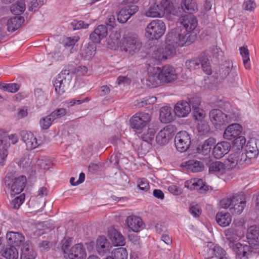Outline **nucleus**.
Wrapping results in <instances>:
<instances>
[{"label":"nucleus","instance_id":"nucleus-23","mask_svg":"<svg viewBox=\"0 0 259 259\" xmlns=\"http://www.w3.org/2000/svg\"><path fill=\"white\" fill-rule=\"evenodd\" d=\"M232 249L241 259L248 258L251 254L252 250L250 245H243L240 243H237L232 246Z\"/></svg>","mask_w":259,"mask_h":259},{"label":"nucleus","instance_id":"nucleus-19","mask_svg":"<svg viewBox=\"0 0 259 259\" xmlns=\"http://www.w3.org/2000/svg\"><path fill=\"white\" fill-rule=\"evenodd\" d=\"M20 136L22 140L26 144L28 150L34 149L41 144L30 132L23 131L20 133Z\"/></svg>","mask_w":259,"mask_h":259},{"label":"nucleus","instance_id":"nucleus-2","mask_svg":"<svg viewBox=\"0 0 259 259\" xmlns=\"http://www.w3.org/2000/svg\"><path fill=\"white\" fill-rule=\"evenodd\" d=\"M142 44L136 34L128 33L123 36L119 44L122 51L133 55L142 48Z\"/></svg>","mask_w":259,"mask_h":259},{"label":"nucleus","instance_id":"nucleus-12","mask_svg":"<svg viewBox=\"0 0 259 259\" xmlns=\"http://www.w3.org/2000/svg\"><path fill=\"white\" fill-rule=\"evenodd\" d=\"M176 130L175 126L169 124L160 131L156 137V142L159 145H165L173 137Z\"/></svg>","mask_w":259,"mask_h":259},{"label":"nucleus","instance_id":"nucleus-5","mask_svg":"<svg viewBox=\"0 0 259 259\" xmlns=\"http://www.w3.org/2000/svg\"><path fill=\"white\" fill-rule=\"evenodd\" d=\"M73 73L69 70L62 71L54 81V86L56 92L59 95L63 94L68 88L72 79Z\"/></svg>","mask_w":259,"mask_h":259},{"label":"nucleus","instance_id":"nucleus-1","mask_svg":"<svg viewBox=\"0 0 259 259\" xmlns=\"http://www.w3.org/2000/svg\"><path fill=\"white\" fill-rule=\"evenodd\" d=\"M220 205L223 208H229L232 214L239 215L242 213L246 205L245 198L243 194L237 193L222 199Z\"/></svg>","mask_w":259,"mask_h":259},{"label":"nucleus","instance_id":"nucleus-3","mask_svg":"<svg viewBox=\"0 0 259 259\" xmlns=\"http://www.w3.org/2000/svg\"><path fill=\"white\" fill-rule=\"evenodd\" d=\"M26 179L25 176H21L18 178L13 174H9L5 178V185L11 190L12 195L20 193L25 187Z\"/></svg>","mask_w":259,"mask_h":259},{"label":"nucleus","instance_id":"nucleus-21","mask_svg":"<svg viewBox=\"0 0 259 259\" xmlns=\"http://www.w3.org/2000/svg\"><path fill=\"white\" fill-rule=\"evenodd\" d=\"M210 244V247L206 249L207 254L204 255L206 259H228L225 251L222 248Z\"/></svg>","mask_w":259,"mask_h":259},{"label":"nucleus","instance_id":"nucleus-50","mask_svg":"<svg viewBox=\"0 0 259 259\" xmlns=\"http://www.w3.org/2000/svg\"><path fill=\"white\" fill-rule=\"evenodd\" d=\"M95 49L92 45L85 46L81 50V55L85 59L90 60L95 54Z\"/></svg>","mask_w":259,"mask_h":259},{"label":"nucleus","instance_id":"nucleus-34","mask_svg":"<svg viewBox=\"0 0 259 259\" xmlns=\"http://www.w3.org/2000/svg\"><path fill=\"white\" fill-rule=\"evenodd\" d=\"M36 255V253L29 242H26L23 244L21 249V259H35Z\"/></svg>","mask_w":259,"mask_h":259},{"label":"nucleus","instance_id":"nucleus-55","mask_svg":"<svg viewBox=\"0 0 259 259\" xmlns=\"http://www.w3.org/2000/svg\"><path fill=\"white\" fill-rule=\"evenodd\" d=\"M34 95L37 103L39 104H44L47 100V97L44 91L40 89H36L34 91Z\"/></svg>","mask_w":259,"mask_h":259},{"label":"nucleus","instance_id":"nucleus-61","mask_svg":"<svg viewBox=\"0 0 259 259\" xmlns=\"http://www.w3.org/2000/svg\"><path fill=\"white\" fill-rule=\"evenodd\" d=\"M209 57H212L213 58L218 59L220 56H222V52L220 50V49L218 48L217 46H213L209 50Z\"/></svg>","mask_w":259,"mask_h":259},{"label":"nucleus","instance_id":"nucleus-22","mask_svg":"<svg viewBox=\"0 0 259 259\" xmlns=\"http://www.w3.org/2000/svg\"><path fill=\"white\" fill-rule=\"evenodd\" d=\"M125 224L129 229L136 232L140 231L144 227L142 220L135 215L128 216L125 220Z\"/></svg>","mask_w":259,"mask_h":259},{"label":"nucleus","instance_id":"nucleus-51","mask_svg":"<svg viewBox=\"0 0 259 259\" xmlns=\"http://www.w3.org/2000/svg\"><path fill=\"white\" fill-rule=\"evenodd\" d=\"M20 88V85L16 83H5L0 82V89L4 91L14 93L17 92Z\"/></svg>","mask_w":259,"mask_h":259},{"label":"nucleus","instance_id":"nucleus-13","mask_svg":"<svg viewBox=\"0 0 259 259\" xmlns=\"http://www.w3.org/2000/svg\"><path fill=\"white\" fill-rule=\"evenodd\" d=\"M162 83L159 67H150L148 69V75L146 79V85L149 88H155Z\"/></svg>","mask_w":259,"mask_h":259},{"label":"nucleus","instance_id":"nucleus-48","mask_svg":"<svg viewBox=\"0 0 259 259\" xmlns=\"http://www.w3.org/2000/svg\"><path fill=\"white\" fill-rule=\"evenodd\" d=\"M156 130L154 127H149L147 130L141 136L142 139L148 143H151L154 140Z\"/></svg>","mask_w":259,"mask_h":259},{"label":"nucleus","instance_id":"nucleus-43","mask_svg":"<svg viewBox=\"0 0 259 259\" xmlns=\"http://www.w3.org/2000/svg\"><path fill=\"white\" fill-rule=\"evenodd\" d=\"M145 16L148 17H161L163 14L158 5L154 4L150 7L145 12Z\"/></svg>","mask_w":259,"mask_h":259},{"label":"nucleus","instance_id":"nucleus-44","mask_svg":"<svg viewBox=\"0 0 259 259\" xmlns=\"http://www.w3.org/2000/svg\"><path fill=\"white\" fill-rule=\"evenodd\" d=\"M26 9V5L24 1H19L11 7V11L14 15H20L23 13Z\"/></svg>","mask_w":259,"mask_h":259},{"label":"nucleus","instance_id":"nucleus-40","mask_svg":"<svg viewBox=\"0 0 259 259\" xmlns=\"http://www.w3.org/2000/svg\"><path fill=\"white\" fill-rule=\"evenodd\" d=\"M216 221L221 227H225L230 225L232 217L229 212H219L215 217Z\"/></svg>","mask_w":259,"mask_h":259},{"label":"nucleus","instance_id":"nucleus-41","mask_svg":"<svg viewBox=\"0 0 259 259\" xmlns=\"http://www.w3.org/2000/svg\"><path fill=\"white\" fill-rule=\"evenodd\" d=\"M227 168L226 164L221 161H215L210 164L209 171L211 173L223 174L225 172L226 168Z\"/></svg>","mask_w":259,"mask_h":259},{"label":"nucleus","instance_id":"nucleus-56","mask_svg":"<svg viewBox=\"0 0 259 259\" xmlns=\"http://www.w3.org/2000/svg\"><path fill=\"white\" fill-rule=\"evenodd\" d=\"M244 221L242 219H236L234 220L233 223L231 227L232 228H234L235 230L239 233L243 234V230L244 229Z\"/></svg>","mask_w":259,"mask_h":259},{"label":"nucleus","instance_id":"nucleus-59","mask_svg":"<svg viewBox=\"0 0 259 259\" xmlns=\"http://www.w3.org/2000/svg\"><path fill=\"white\" fill-rule=\"evenodd\" d=\"M25 199V197L23 194L13 199L11 202V206L14 209H18L21 204L23 203Z\"/></svg>","mask_w":259,"mask_h":259},{"label":"nucleus","instance_id":"nucleus-45","mask_svg":"<svg viewBox=\"0 0 259 259\" xmlns=\"http://www.w3.org/2000/svg\"><path fill=\"white\" fill-rule=\"evenodd\" d=\"M191 189L199 190L200 193L205 192L208 190V186L206 185L202 179H195L192 182Z\"/></svg>","mask_w":259,"mask_h":259},{"label":"nucleus","instance_id":"nucleus-31","mask_svg":"<svg viewBox=\"0 0 259 259\" xmlns=\"http://www.w3.org/2000/svg\"><path fill=\"white\" fill-rule=\"evenodd\" d=\"M198 10L197 4L194 0H182L181 7L179 8V14L182 15V12L192 14Z\"/></svg>","mask_w":259,"mask_h":259},{"label":"nucleus","instance_id":"nucleus-10","mask_svg":"<svg viewBox=\"0 0 259 259\" xmlns=\"http://www.w3.org/2000/svg\"><path fill=\"white\" fill-rule=\"evenodd\" d=\"M245 157L242 155V150L238 149L236 151H232L225 159L224 162L228 169L233 168L238 165L246 164V159H244Z\"/></svg>","mask_w":259,"mask_h":259},{"label":"nucleus","instance_id":"nucleus-38","mask_svg":"<svg viewBox=\"0 0 259 259\" xmlns=\"http://www.w3.org/2000/svg\"><path fill=\"white\" fill-rule=\"evenodd\" d=\"M215 142V139L212 138H210L205 140L202 144L199 145L197 147L198 153L204 155H207L209 154L212 146L214 145Z\"/></svg>","mask_w":259,"mask_h":259},{"label":"nucleus","instance_id":"nucleus-4","mask_svg":"<svg viewBox=\"0 0 259 259\" xmlns=\"http://www.w3.org/2000/svg\"><path fill=\"white\" fill-rule=\"evenodd\" d=\"M172 33H168L166 36V45L164 50L160 49L154 52L153 56L156 59L161 61L166 60L168 56H169L176 53V49L179 46L175 43L173 38L175 36H172Z\"/></svg>","mask_w":259,"mask_h":259},{"label":"nucleus","instance_id":"nucleus-53","mask_svg":"<svg viewBox=\"0 0 259 259\" xmlns=\"http://www.w3.org/2000/svg\"><path fill=\"white\" fill-rule=\"evenodd\" d=\"M200 61L201 67L206 74L208 75L211 74L212 70L207 57L204 55H201L200 57Z\"/></svg>","mask_w":259,"mask_h":259},{"label":"nucleus","instance_id":"nucleus-39","mask_svg":"<svg viewBox=\"0 0 259 259\" xmlns=\"http://www.w3.org/2000/svg\"><path fill=\"white\" fill-rule=\"evenodd\" d=\"M163 14H172L178 16H180L178 12H175L173 3L170 0H162L159 5Z\"/></svg>","mask_w":259,"mask_h":259},{"label":"nucleus","instance_id":"nucleus-27","mask_svg":"<svg viewBox=\"0 0 259 259\" xmlns=\"http://www.w3.org/2000/svg\"><path fill=\"white\" fill-rule=\"evenodd\" d=\"M174 111L176 116L179 117H185L191 112V106L186 101H180L178 102L174 108Z\"/></svg>","mask_w":259,"mask_h":259},{"label":"nucleus","instance_id":"nucleus-26","mask_svg":"<svg viewBox=\"0 0 259 259\" xmlns=\"http://www.w3.org/2000/svg\"><path fill=\"white\" fill-rule=\"evenodd\" d=\"M231 145L229 142L223 141L218 143L213 148L212 153L217 159H220L227 154L230 150Z\"/></svg>","mask_w":259,"mask_h":259},{"label":"nucleus","instance_id":"nucleus-54","mask_svg":"<svg viewBox=\"0 0 259 259\" xmlns=\"http://www.w3.org/2000/svg\"><path fill=\"white\" fill-rule=\"evenodd\" d=\"M54 118L51 116V114L41 118L39 120V125L42 129L47 130L52 125Z\"/></svg>","mask_w":259,"mask_h":259},{"label":"nucleus","instance_id":"nucleus-46","mask_svg":"<svg viewBox=\"0 0 259 259\" xmlns=\"http://www.w3.org/2000/svg\"><path fill=\"white\" fill-rule=\"evenodd\" d=\"M240 53L243 58V61L244 67L247 69L250 68L249 52L246 47H242L240 48Z\"/></svg>","mask_w":259,"mask_h":259},{"label":"nucleus","instance_id":"nucleus-15","mask_svg":"<svg viewBox=\"0 0 259 259\" xmlns=\"http://www.w3.org/2000/svg\"><path fill=\"white\" fill-rule=\"evenodd\" d=\"M151 120V116L148 113L138 112L131 119V126L139 130L144 127Z\"/></svg>","mask_w":259,"mask_h":259},{"label":"nucleus","instance_id":"nucleus-11","mask_svg":"<svg viewBox=\"0 0 259 259\" xmlns=\"http://www.w3.org/2000/svg\"><path fill=\"white\" fill-rule=\"evenodd\" d=\"M176 148L181 152L186 151L190 147L191 138L189 134L186 131L179 132L175 138Z\"/></svg>","mask_w":259,"mask_h":259},{"label":"nucleus","instance_id":"nucleus-17","mask_svg":"<svg viewBox=\"0 0 259 259\" xmlns=\"http://www.w3.org/2000/svg\"><path fill=\"white\" fill-rule=\"evenodd\" d=\"M0 21L2 25L7 26V29L9 32H13L21 26L24 22V19L21 16L14 17L9 19L3 18Z\"/></svg>","mask_w":259,"mask_h":259},{"label":"nucleus","instance_id":"nucleus-47","mask_svg":"<svg viewBox=\"0 0 259 259\" xmlns=\"http://www.w3.org/2000/svg\"><path fill=\"white\" fill-rule=\"evenodd\" d=\"M51 163L50 160L47 158L35 159V166L36 170L38 169H48Z\"/></svg>","mask_w":259,"mask_h":259},{"label":"nucleus","instance_id":"nucleus-35","mask_svg":"<svg viewBox=\"0 0 259 259\" xmlns=\"http://www.w3.org/2000/svg\"><path fill=\"white\" fill-rule=\"evenodd\" d=\"M174 110L169 107H163L160 109L159 118L163 123H169L175 119Z\"/></svg>","mask_w":259,"mask_h":259},{"label":"nucleus","instance_id":"nucleus-64","mask_svg":"<svg viewBox=\"0 0 259 259\" xmlns=\"http://www.w3.org/2000/svg\"><path fill=\"white\" fill-rule=\"evenodd\" d=\"M201 101L200 99L198 97H194L189 99V104L190 106H192V108L195 110L199 108V106L200 105Z\"/></svg>","mask_w":259,"mask_h":259},{"label":"nucleus","instance_id":"nucleus-14","mask_svg":"<svg viewBox=\"0 0 259 259\" xmlns=\"http://www.w3.org/2000/svg\"><path fill=\"white\" fill-rule=\"evenodd\" d=\"M242 132L241 126L238 123H233L229 125L225 130L223 137L227 140H232L234 139H240L241 143H245V140L244 137L240 136Z\"/></svg>","mask_w":259,"mask_h":259},{"label":"nucleus","instance_id":"nucleus-30","mask_svg":"<svg viewBox=\"0 0 259 259\" xmlns=\"http://www.w3.org/2000/svg\"><path fill=\"white\" fill-rule=\"evenodd\" d=\"M108 237L114 246H123L125 243L123 236L114 228L109 229Z\"/></svg>","mask_w":259,"mask_h":259},{"label":"nucleus","instance_id":"nucleus-58","mask_svg":"<svg viewBox=\"0 0 259 259\" xmlns=\"http://www.w3.org/2000/svg\"><path fill=\"white\" fill-rule=\"evenodd\" d=\"M231 69V67L228 65L224 64L221 66L219 70V74L218 75V78L220 79H224L226 78L229 74Z\"/></svg>","mask_w":259,"mask_h":259},{"label":"nucleus","instance_id":"nucleus-16","mask_svg":"<svg viewBox=\"0 0 259 259\" xmlns=\"http://www.w3.org/2000/svg\"><path fill=\"white\" fill-rule=\"evenodd\" d=\"M209 115L210 121L217 129H220L222 126L228 123L226 114L221 110L213 109L210 111Z\"/></svg>","mask_w":259,"mask_h":259},{"label":"nucleus","instance_id":"nucleus-42","mask_svg":"<svg viewBox=\"0 0 259 259\" xmlns=\"http://www.w3.org/2000/svg\"><path fill=\"white\" fill-rule=\"evenodd\" d=\"M2 255L6 259H17L19 252L17 248L14 246L6 247L2 253Z\"/></svg>","mask_w":259,"mask_h":259},{"label":"nucleus","instance_id":"nucleus-37","mask_svg":"<svg viewBox=\"0 0 259 259\" xmlns=\"http://www.w3.org/2000/svg\"><path fill=\"white\" fill-rule=\"evenodd\" d=\"M9 243L16 246H19L24 241V237L19 232H9L6 235Z\"/></svg>","mask_w":259,"mask_h":259},{"label":"nucleus","instance_id":"nucleus-6","mask_svg":"<svg viewBox=\"0 0 259 259\" xmlns=\"http://www.w3.org/2000/svg\"><path fill=\"white\" fill-rule=\"evenodd\" d=\"M165 28V25L162 21L160 20H153L146 27V36L149 39H158L164 34Z\"/></svg>","mask_w":259,"mask_h":259},{"label":"nucleus","instance_id":"nucleus-9","mask_svg":"<svg viewBox=\"0 0 259 259\" xmlns=\"http://www.w3.org/2000/svg\"><path fill=\"white\" fill-rule=\"evenodd\" d=\"M126 3L117 13V20L121 23H125L138 11V7L133 4V0H126Z\"/></svg>","mask_w":259,"mask_h":259},{"label":"nucleus","instance_id":"nucleus-25","mask_svg":"<svg viewBox=\"0 0 259 259\" xmlns=\"http://www.w3.org/2000/svg\"><path fill=\"white\" fill-rule=\"evenodd\" d=\"M86 256L85 249L81 243L73 246L68 253L69 259H85Z\"/></svg>","mask_w":259,"mask_h":259},{"label":"nucleus","instance_id":"nucleus-32","mask_svg":"<svg viewBox=\"0 0 259 259\" xmlns=\"http://www.w3.org/2000/svg\"><path fill=\"white\" fill-rule=\"evenodd\" d=\"M246 238L250 245H257L259 238L258 227L256 225L251 226L247 230Z\"/></svg>","mask_w":259,"mask_h":259},{"label":"nucleus","instance_id":"nucleus-20","mask_svg":"<svg viewBox=\"0 0 259 259\" xmlns=\"http://www.w3.org/2000/svg\"><path fill=\"white\" fill-rule=\"evenodd\" d=\"M112 248V245L108 239L104 236H100L96 241V249L100 255L109 253Z\"/></svg>","mask_w":259,"mask_h":259},{"label":"nucleus","instance_id":"nucleus-8","mask_svg":"<svg viewBox=\"0 0 259 259\" xmlns=\"http://www.w3.org/2000/svg\"><path fill=\"white\" fill-rule=\"evenodd\" d=\"M181 30L179 28L172 29L169 33H172V36H175L173 38L175 43L179 47H182L185 45L189 46L193 42L195 39V36L192 35L189 32L185 31L182 32Z\"/></svg>","mask_w":259,"mask_h":259},{"label":"nucleus","instance_id":"nucleus-29","mask_svg":"<svg viewBox=\"0 0 259 259\" xmlns=\"http://www.w3.org/2000/svg\"><path fill=\"white\" fill-rule=\"evenodd\" d=\"M107 33L106 26L100 25L90 34V38L94 43H99L101 39L107 36Z\"/></svg>","mask_w":259,"mask_h":259},{"label":"nucleus","instance_id":"nucleus-36","mask_svg":"<svg viewBox=\"0 0 259 259\" xmlns=\"http://www.w3.org/2000/svg\"><path fill=\"white\" fill-rule=\"evenodd\" d=\"M188 171L192 172H198L203 170L204 166L202 162L195 159L189 160L183 165Z\"/></svg>","mask_w":259,"mask_h":259},{"label":"nucleus","instance_id":"nucleus-62","mask_svg":"<svg viewBox=\"0 0 259 259\" xmlns=\"http://www.w3.org/2000/svg\"><path fill=\"white\" fill-rule=\"evenodd\" d=\"M120 37V35L119 33L117 32H112L110 35V40H109L108 44L110 43V40H111V43L113 44L112 47L117 46L118 44Z\"/></svg>","mask_w":259,"mask_h":259},{"label":"nucleus","instance_id":"nucleus-60","mask_svg":"<svg viewBox=\"0 0 259 259\" xmlns=\"http://www.w3.org/2000/svg\"><path fill=\"white\" fill-rule=\"evenodd\" d=\"M156 98L152 97L151 98H145L142 100H137L136 105L139 107H142L148 104L153 103L156 101Z\"/></svg>","mask_w":259,"mask_h":259},{"label":"nucleus","instance_id":"nucleus-57","mask_svg":"<svg viewBox=\"0 0 259 259\" xmlns=\"http://www.w3.org/2000/svg\"><path fill=\"white\" fill-rule=\"evenodd\" d=\"M186 67L190 70H193L200 67V59L189 60L185 63Z\"/></svg>","mask_w":259,"mask_h":259},{"label":"nucleus","instance_id":"nucleus-33","mask_svg":"<svg viewBox=\"0 0 259 259\" xmlns=\"http://www.w3.org/2000/svg\"><path fill=\"white\" fill-rule=\"evenodd\" d=\"M20 164L31 173H35V159L31 155L24 156L20 161Z\"/></svg>","mask_w":259,"mask_h":259},{"label":"nucleus","instance_id":"nucleus-52","mask_svg":"<svg viewBox=\"0 0 259 259\" xmlns=\"http://www.w3.org/2000/svg\"><path fill=\"white\" fill-rule=\"evenodd\" d=\"M113 259H127V252L125 248L115 249L112 252Z\"/></svg>","mask_w":259,"mask_h":259},{"label":"nucleus","instance_id":"nucleus-49","mask_svg":"<svg viewBox=\"0 0 259 259\" xmlns=\"http://www.w3.org/2000/svg\"><path fill=\"white\" fill-rule=\"evenodd\" d=\"M225 234L227 239L231 242H233L242 235V233L236 231L234 228L232 227L226 230Z\"/></svg>","mask_w":259,"mask_h":259},{"label":"nucleus","instance_id":"nucleus-7","mask_svg":"<svg viewBox=\"0 0 259 259\" xmlns=\"http://www.w3.org/2000/svg\"><path fill=\"white\" fill-rule=\"evenodd\" d=\"M8 139L11 141L13 144H15L18 141V137L16 134H11L7 136L6 134L0 131V157L2 159L0 164L2 165L5 164V161L8 154V148L10 144L6 143Z\"/></svg>","mask_w":259,"mask_h":259},{"label":"nucleus","instance_id":"nucleus-63","mask_svg":"<svg viewBox=\"0 0 259 259\" xmlns=\"http://www.w3.org/2000/svg\"><path fill=\"white\" fill-rule=\"evenodd\" d=\"M66 110L64 108H59L52 112L51 114V116H52L55 120L58 118H60L66 114Z\"/></svg>","mask_w":259,"mask_h":259},{"label":"nucleus","instance_id":"nucleus-28","mask_svg":"<svg viewBox=\"0 0 259 259\" xmlns=\"http://www.w3.org/2000/svg\"><path fill=\"white\" fill-rule=\"evenodd\" d=\"M181 23L187 31H191L195 29L198 24L196 18L192 14L186 15L180 19Z\"/></svg>","mask_w":259,"mask_h":259},{"label":"nucleus","instance_id":"nucleus-24","mask_svg":"<svg viewBox=\"0 0 259 259\" xmlns=\"http://www.w3.org/2000/svg\"><path fill=\"white\" fill-rule=\"evenodd\" d=\"M258 154L256 143L253 142H249L245 146V152L242 151V155L246 156L244 159H246V164L251 163V160L255 158Z\"/></svg>","mask_w":259,"mask_h":259},{"label":"nucleus","instance_id":"nucleus-18","mask_svg":"<svg viewBox=\"0 0 259 259\" xmlns=\"http://www.w3.org/2000/svg\"><path fill=\"white\" fill-rule=\"evenodd\" d=\"M159 73L162 83L170 82L177 78L175 69L169 65L164 66L161 69L159 68Z\"/></svg>","mask_w":259,"mask_h":259}]
</instances>
